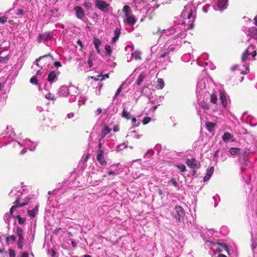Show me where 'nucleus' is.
I'll return each instance as SVG.
<instances>
[{"mask_svg":"<svg viewBox=\"0 0 257 257\" xmlns=\"http://www.w3.org/2000/svg\"><path fill=\"white\" fill-rule=\"evenodd\" d=\"M196 7L192 3H189L184 7V10L180 15V18L184 21H182L180 27L159 30L157 33L161 35L158 40L159 42H163L166 37L174 36L170 38L165 44V47H168L167 51L161 54V58H164L169 51L175 49L174 46L179 47L182 44V40L186 36L185 30L191 29L193 27V22L195 19Z\"/></svg>","mask_w":257,"mask_h":257,"instance_id":"1","label":"nucleus"},{"mask_svg":"<svg viewBox=\"0 0 257 257\" xmlns=\"http://www.w3.org/2000/svg\"><path fill=\"white\" fill-rule=\"evenodd\" d=\"M215 86L212 82H208L207 78H204L198 81L196 87V94L199 100L208 99L210 101L214 104H216L217 96L216 93L214 91Z\"/></svg>","mask_w":257,"mask_h":257,"instance_id":"2","label":"nucleus"},{"mask_svg":"<svg viewBox=\"0 0 257 257\" xmlns=\"http://www.w3.org/2000/svg\"><path fill=\"white\" fill-rule=\"evenodd\" d=\"M22 190L21 188L19 189V187L14 188L10 193V196L16 199L15 201L14 202L15 204L10 209V214L6 213L4 216V220L7 224H9V220L11 217H15L14 212L17 211V209L28 204V202L32 199L30 197H27L25 199L22 201L21 200V196L23 195Z\"/></svg>","mask_w":257,"mask_h":257,"instance_id":"3","label":"nucleus"},{"mask_svg":"<svg viewBox=\"0 0 257 257\" xmlns=\"http://www.w3.org/2000/svg\"><path fill=\"white\" fill-rule=\"evenodd\" d=\"M78 94V88L72 85H62L60 86L58 90L59 96L68 97L69 101L70 102H73L76 100Z\"/></svg>","mask_w":257,"mask_h":257,"instance_id":"4","label":"nucleus"},{"mask_svg":"<svg viewBox=\"0 0 257 257\" xmlns=\"http://www.w3.org/2000/svg\"><path fill=\"white\" fill-rule=\"evenodd\" d=\"M256 55L255 48L253 45H250L247 49L243 52L241 57V62L243 64L244 69H241V73L246 74L249 72V63L248 61L250 60V56L254 58Z\"/></svg>","mask_w":257,"mask_h":257,"instance_id":"5","label":"nucleus"},{"mask_svg":"<svg viewBox=\"0 0 257 257\" xmlns=\"http://www.w3.org/2000/svg\"><path fill=\"white\" fill-rule=\"evenodd\" d=\"M15 133L11 126H8L6 129L0 135V147H2L11 142L14 143Z\"/></svg>","mask_w":257,"mask_h":257,"instance_id":"6","label":"nucleus"},{"mask_svg":"<svg viewBox=\"0 0 257 257\" xmlns=\"http://www.w3.org/2000/svg\"><path fill=\"white\" fill-rule=\"evenodd\" d=\"M37 144L31 142L30 140L26 139L22 143H20L18 141H14V147L17 146H24V149L21 151V154H24L26 152V149H28L30 151H33L36 147Z\"/></svg>","mask_w":257,"mask_h":257,"instance_id":"7","label":"nucleus"},{"mask_svg":"<svg viewBox=\"0 0 257 257\" xmlns=\"http://www.w3.org/2000/svg\"><path fill=\"white\" fill-rule=\"evenodd\" d=\"M122 11L125 14V16L124 22L128 25H134L136 23L137 19L132 14L130 7L128 6H124L123 8Z\"/></svg>","mask_w":257,"mask_h":257,"instance_id":"8","label":"nucleus"},{"mask_svg":"<svg viewBox=\"0 0 257 257\" xmlns=\"http://www.w3.org/2000/svg\"><path fill=\"white\" fill-rule=\"evenodd\" d=\"M58 80V74H56L55 71H51L48 76V82L45 84L44 88L48 90L51 88L52 84L56 82Z\"/></svg>","mask_w":257,"mask_h":257,"instance_id":"9","label":"nucleus"},{"mask_svg":"<svg viewBox=\"0 0 257 257\" xmlns=\"http://www.w3.org/2000/svg\"><path fill=\"white\" fill-rule=\"evenodd\" d=\"M95 7L104 13H107L108 12V8L109 4L106 3V2L102 0H96L95 1Z\"/></svg>","mask_w":257,"mask_h":257,"instance_id":"10","label":"nucleus"},{"mask_svg":"<svg viewBox=\"0 0 257 257\" xmlns=\"http://www.w3.org/2000/svg\"><path fill=\"white\" fill-rule=\"evenodd\" d=\"M220 100L221 103L224 108H226L228 106V104L230 101V99L226 94L223 91H220L219 92Z\"/></svg>","mask_w":257,"mask_h":257,"instance_id":"11","label":"nucleus"},{"mask_svg":"<svg viewBox=\"0 0 257 257\" xmlns=\"http://www.w3.org/2000/svg\"><path fill=\"white\" fill-rule=\"evenodd\" d=\"M228 0H218L217 5L214 8L215 11H222L227 7Z\"/></svg>","mask_w":257,"mask_h":257,"instance_id":"12","label":"nucleus"},{"mask_svg":"<svg viewBox=\"0 0 257 257\" xmlns=\"http://www.w3.org/2000/svg\"><path fill=\"white\" fill-rule=\"evenodd\" d=\"M96 160L101 166H105L107 164L104 157V152L101 150H98L97 152Z\"/></svg>","mask_w":257,"mask_h":257,"instance_id":"13","label":"nucleus"},{"mask_svg":"<svg viewBox=\"0 0 257 257\" xmlns=\"http://www.w3.org/2000/svg\"><path fill=\"white\" fill-rule=\"evenodd\" d=\"M175 210L177 213V215L175 216V218L176 220L180 221L185 215V212L183 208L180 206H176L175 207Z\"/></svg>","mask_w":257,"mask_h":257,"instance_id":"14","label":"nucleus"},{"mask_svg":"<svg viewBox=\"0 0 257 257\" xmlns=\"http://www.w3.org/2000/svg\"><path fill=\"white\" fill-rule=\"evenodd\" d=\"M74 10L75 12L76 17L80 20H83L85 16L83 9L81 7L76 6L74 8Z\"/></svg>","mask_w":257,"mask_h":257,"instance_id":"15","label":"nucleus"},{"mask_svg":"<svg viewBox=\"0 0 257 257\" xmlns=\"http://www.w3.org/2000/svg\"><path fill=\"white\" fill-rule=\"evenodd\" d=\"M187 165L192 169L198 168L200 166L199 163L194 158L187 159Z\"/></svg>","mask_w":257,"mask_h":257,"instance_id":"16","label":"nucleus"},{"mask_svg":"<svg viewBox=\"0 0 257 257\" xmlns=\"http://www.w3.org/2000/svg\"><path fill=\"white\" fill-rule=\"evenodd\" d=\"M239 163L241 172H243L246 169V167L248 165V160L246 157L243 156L242 158L239 159Z\"/></svg>","mask_w":257,"mask_h":257,"instance_id":"17","label":"nucleus"},{"mask_svg":"<svg viewBox=\"0 0 257 257\" xmlns=\"http://www.w3.org/2000/svg\"><path fill=\"white\" fill-rule=\"evenodd\" d=\"M52 59V57L51 56V55L50 54H48V55H44V56H41L39 58H37L36 60L35 64L38 66H40L41 68H43V66H40V65L39 64L38 62L39 61H40V60H45V61H47L48 60V61L49 62H50L51 61Z\"/></svg>","mask_w":257,"mask_h":257,"instance_id":"18","label":"nucleus"},{"mask_svg":"<svg viewBox=\"0 0 257 257\" xmlns=\"http://www.w3.org/2000/svg\"><path fill=\"white\" fill-rule=\"evenodd\" d=\"M233 137V136L231 134L226 132L224 134L222 137V139L224 142L227 143L229 142H234Z\"/></svg>","mask_w":257,"mask_h":257,"instance_id":"19","label":"nucleus"},{"mask_svg":"<svg viewBox=\"0 0 257 257\" xmlns=\"http://www.w3.org/2000/svg\"><path fill=\"white\" fill-rule=\"evenodd\" d=\"M199 97H198V104L199 106L203 109L204 111L208 110L210 108V106L209 104L205 101H203L204 99H203L202 98L200 100H199Z\"/></svg>","mask_w":257,"mask_h":257,"instance_id":"20","label":"nucleus"},{"mask_svg":"<svg viewBox=\"0 0 257 257\" xmlns=\"http://www.w3.org/2000/svg\"><path fill=\"white\" fill-rule=\"evenodd\" d=\"M120 34L121 33L120 29L116 28L114 31V35L111 40L112 44H114L117 41V40L118 39L119 37Z\"/></svg>","mask_w":257,"mask_h":257,"instance_id":"21","label":"nucleus"},{"mask_svg":"<svg viewBox=\"0 0 257 257\" xmlns=\"http://www.w3.org/2000/svg\"><path fill=\"white\" fill-rule=\"evenodd\" d=\"M219 245H221V246L222 247H223V249H225L226 251H227L228 249V246L225 243H222V244H220V243H214V249L218 252H222V249L218 247Z\"/></svg>","mask_w":257,"mask_h":257,"instance_id":"22","label":"nucleus"},{"mask_svg":"<svg viewBox=\"0 0 257 257\" xmlns=\"http://www.w3.org/2000/svg\"><path fill=\"white\" fill-rule=\"evenodd\" d=\"M14 232L18 238H24V231L21 227L20 226H17L14 229Z\"/></svg>","mask_w":257,"mask_h":257,"instance_id":"23","label":"nucleus"},{"mask_svg":"<svg viewBox=\"0 0 257 257\" xmlns=\"http://www.w3.org/2000/svg\"><path fill=\"white\" fill-rule=\"evenodd\" d=\"M214 172V168L213 167H211L209 168L207 170L206 174L205 177L203 178V181L204 182L207 181L211 177L213 173Z\"/></svg>","mask_w":257,"mask_h":257,"instance_id":"24","label":"nucleus"},{"mask_svg":"<svg viewBox=\"0 0 257 257\" xmlns=\"http://www.w3.org/2000/svg\"><path fill=\"white\" fill-rule=\"evenodd\" d=\"M101 44V42L98 38H95L94 39L93 44L98 53H100L99 46H100Z\"/></svg>","mask_w":257,"mask_h":257,"instance_id":"25","label":"nucleus"},{"mask_svg":"<svg viewBox=\"0 0 257 257\" xmlns=\"http://www.w3.org/2000/svg\"><path fill=\"white\" fill-rule=\"evenodd\" d=\"M42 36L44 42H48L53 37V34L51 32H45L42 34Z\"/></svg>","mask_w":257,"mask_h":257,"instance_id":"26","label":"nucleus"},{"mask_svg":"<svg viewBox=\"0 0 257 257\" xmlns=\"http://www.w3.org/2000/svg\"><path fill=\"white\" fill-rule=\"evenodd\" d=\"M111 131V129L107 126H105L102 130L101 134V139H103Z\"/></svg>","mask_w":257,"mask_h":257,"instance_id":"27","label":"nucleus"},{"mask_svg":"<svg viewBox=\"0 0 257 257\" xmlns=\"http://www.w3.org/2000/svg\"><path fill=\"white\" fill-rule=\"evenodd\" d=\"M116 167V165L115 164L111 165V167H110V169H109L107 172V174L110 176L115 175L118 174V171L116 170V169H113V168Z\"/></svg>","mask_w":257,"mask_h":257,"instance_id":"28","label":"nucleus"},{"mask_svg":"<svg viewBox=\"0 0 257 257\" xmlns=\"http://www.w3.org/2000/svg\"><path fill=\"white\" fill-rule=\"evenodd\" d=\"M165 85V83L163 79L158 78L157 81V85L156 87L158 89H162Z\"/></svg>","mask_w":257,"mask_h":257,"instance_id":"29","label":"nucleus"},{"mask_svg":"<svg viewBox=\"0 0 257 257\" xmlns=\"http://www.w3.org/2000/svg\"><path fill=\"white\" fill-rule=\"evenodd\" d=\"M38 210V205H37L32 210H28V213L29 216L31 217H34L37 213Z\"/></svg>","mask_w":257,"mask_h":257,"instance_id":"30","label":"nucleus"},{"mask_svg":"<svg viewBox=\"0 0 257 257\" xmlns=\"http://www.w3.org/2000/svg\"><path fill=\"white\" fill-rule=\"evenodd\" d=\"M249 35L254 38L257 37V28L254 27H251L248 30Z\"/></svg>","mask_w":257,"mask_h":257,"instance_id":"31","label":"nucleus"},{"mask_svg":"<svg viewBox=\"0 0 257 257\" xmlns=\"http://www.w3.org/2000/svg\"><path fill=\"white\" fill-rule=\"evenodd\" d=\"M25 239L23 238H18L17 241V246L18 248L20 249H23L24 245Z\"/></svg>","mask_w":257,"mask_h":257,"instance_id":"32","label":"nucleus"},{"mask_svg":"<svg viewBox=\"0 0 257 257\" xmlns=\"http://www.w3.org/2000/svg\"><path fill=\"white\" fill-rule=\"evenodd\" d=\"M132 56L135 58V60L141 59V52L139 51H136L132 53Z\"/></svg>","mask_w":257,"mask_h":257,"instance_id":"33","label":"nucleus"},{"mask_svg":"<svg viewBox=\"0 0 257 257\" xmlns=\"http://www.w3.org/2000/svg\"><path fill=\"white\" fill-rule=\"evenodd\" d=\"M105 54L106 55L110 56L112 54V50L110 46L106 45L104 48Z\"/></svg>","mask_w":257,"mask_h":257,"instance_id":"34","label":"nucleus"},{"mask_svg":"<svg viewBox=\"0 0 257 257\" xmlns=\"http://www.w3.org/2000/svg\"><path fill=\"white\" fill-rule=\"evenodd\" d=\"M16 240V237L14 235H9L6 237V241L8 243H13Z\"/></svg>","mask_w":257,"mask_h":257,"instance_id":"35","label":"nucleus"},{"mask_svg":"<svg viewBox=\"0 0 257 257\" xmlns=\"http://www.w3.org/2000/svg\"><path fill=\"white\" fill-rule=\"evenodd\" d=\"M122 116L127 119H129L131 118V114L129 112H128L125 107L123 108V111L122 112Z\"/></svg>","mask_w":257,"mask_h":257,"instance_id":"36","label":"nucleus"},{"mask_svg":"<svg viewBox=\"0 0 257 257\" xmlns=\"http://www.w3.org/2000/svg\"><path fill=\"white\" fill-rule=\"evenodd\" d=\"M229 153L232 155H237L240 153V150L236 148H232L229 150Z\"/></svg>","mask_w":257,"mask_h":257,"instance_id":"37","label":"nucleus"},{"mask_svg":"<svg viewBox=\"0 0 257 257\" xmlns=\"http://www.w3.org/2000/svg\"><path fill=\"white\" fill-rule=\"evenodd\" d=\"M145 77V74L144 73H141L139 75V76L136 81L137 84L138 85H140L142 83V82L144 81Z\"/></svg>","mask_w":257,"mask_h":257,"instance_id":"38","label":"nucleus"},{"mask_svg":"<svg viewBox=\"0 0 257 257\" xmlns=\"http://www.w3.org/2000/svg\"><path fill=\"white\" fill-rule=\"evenodd\" d=\"M86 101V98L84 96H80L79 97V99L78 100V105L81 106V105H84Z\"/></svg>","mask_w":257,"mask_h":257,"instance_id":"39","label":"nucleus"},{"mask_svg":"<svg viewBox=\"0 0 257 257\" xmlns=\"http://www.w3.org/2000/svg\"><path fill=\"white\" fill-rule=\"evenodd\" d=\"M168 183L169 184H172L177 189V190L179 189V184L177 182L176 180L174 178L171 179Z\"/></svg>","mask_w":257,"mask_h":257,"instance_id":"40","label":"nucleus"},{"mask_svg":"<svg viewBox=\"0 0 257 257\" xmlns=\"http://www.w3.org/2000/svg\"><path fill=\"white\" fill-rule=\"evenodd\" d=\"M10 56L8 55L5 57L0 56V63L6 64L8 60L10 59Z\"/></svg>","mask_w":257,"mask_h":257,"instance_id":"41","label":"nucleus"},{"mask_svg":"<svg viewBox=\"0 0 257 257\" xmlns=\"http://www.w3.org/2000/svg\"><path fill=\"white\" fill-rule=\"evenodd\" d=\"M45 98L48 100H55L56 97L53 94L48 93L45 95Z\"/></svg>","mask_w":257,"mask_h":257,"instance_id":"42","label":"nucleus"},{"mask_svg":"<svg viewBox=\"0 0 257 257\" xmlns=\"http://www.w3.org/2000/svg\"><path fill=\"white\" fill-rule=\"evenodd\" d=\"M15 217L18 218V222L19 224H23L26 220L25 218L20 217L19 214H18L17 213H16L15 215Z\"/></svg>","mask_w":257,"mask_h":257,"instance_id":"43","label":"nucleus"},{"mask_svg":"<svg viewBox=\"0 0 257 257\" xmlns=\"http://www.w3.org/2000/svg\"><path fill=\"white\" fill-rule=\"evenodd\" d=\"M176 167L181 171L185 172L186 171V167L184 164H178L176 165Z\"/></svg>","mask_w":257,"mask_h":257,"instance_id":"44","label":"nucleus"},{"mask_svg":"<svg viewBox=\"0 0 257 257\" xmlns=\"http://www.w3.org/2000/svg\"><path fill=\"white\" fill-rule=\"evenodd\" d=\"M215 125V123L211 122H209L206 124L207 128L210 131H211L213 129Z\"/></svg>","mask_w":257,"mask_h":257,"instance_id":"45","label":"nucleus"},{"mask_svg":"<svg viewBox=\"0 0 257 257\" xmlns=\"http://www.w3.org/2000/svg\"><path fill=\"white\" fill-rule=\"evenodd\" d=\"M30 82L33 84H38V78L36 76H33L30 80Z\"/></svg>","mask_w":257,"mask_h":257,"instance_id":"46","label":"nucleus"},{"mask_svg":"<svg viewBox=\"0 0 257 257\" xmlns=\"http://www.w3.org/2000/svg\"><path fill=\"white\" fill-rule=\"evenodd\" d=\"M126 147H127V146H126V145L125 143H123V144L118 145L116 147V150L117 151L122 150L125 149Z\"/></svg>","mask_w":257,"mask_h":257,"instance_id":"47","label":"nucleus"},{"mask_svg":"<svg viewBox=\"0 0 257 257\" xmlns=\"http://www.w3.org/2000/svg\"><path fill=\"white\" fill-rule=\"evenodd\" d=\"M122 84L117 89V90H116V92H115V94H114V96H113V99H115L117 98V96L120 94V93L121 92V90H122Z\"/></svg>","mask_w":257,"mask_h":257,"instance_id":"48","label":"nucleus"},{"mask_svg":"<svg viewBox=\"0 0 257 257\" xmlns=\"http://www.w3.org/2000/svg\"><path fill=\"white\" fill-rule=\"evenodd\" d=\"M126 52H130L134 50V46L133 45H128L125 48Z\"/></svg>","mask_w":257,"mask_h":257,"instance_id":"49","label":"nucleus"},{"mask_svg":"<svg viewBox=\"0 0 257 257\" xmlns=\"http://www.w3.org/2000/svg\"><path fill=\"white\" fill-rule=\"evenodd\" d=\"M132 125H133V127H137L140 124V123L139 122L137 123V119L135 117H133L132 118Z\"/></svg>","mask_w":257,"mask_h":257,"instance_id":"50","label":"nucleus"},{"mask_svg":"<svg viewBox=\"0 0 257 257\" xmlns=\"http://www.w3.org/2000/svg\"><path fill=\"white\" fill-rule=\"evenodd\" d=\"M151 120V117L149 116H146L143 120V123L144 124H147Z\"/></svg>","mask_w":257,"mask_h":257,"instance_id":"51","label":"nucleus"},{"mask_svg":"<svg viewBox=\"0 0 257 257\" xmlns=\"http://www.w3.org/2000/svg\"><path fill=\"white\" fill-rule=\"evenodd\" d=\"M37 41L38 43H41V42L43 41V38L42 34H39V36L37 37Z\"/></svg>","mask_w":257,"mask_h":257,"instance_id":"52","label":"nucleus"},{"mask_svg":"<svg viewBox=\"0 0 257 257\" xmlns=\"http://www.w3.org/2000/svg\"><path fill=\"white\" fill-rule=\"evenodd\" d=\"M7 20V18L5 16H2L0 17V22L2 24L5 23Z\"/></svg>","mask_w":257,"mask_h":257,"instance_id":"53","label":"nucleus"},{"mask_svg":"<svg viewBox=\"0 0 257 257\" xmlns=\"http://www.w3.org/2000/svg\"><path fill=\"white\" fill-rule=\"evenodd\" d=\"M16 14L18 16H21L24 14V11L22 9H18L16 11Z\"/></svg>","mask_w":257,"mask_h":257,"instance_id":"54","label":"nucleus"},{"mask_svg":"<svg viewBox=\"0 0 257 257\" xmlns=\"http://www.w3.org/2000/svg\"><path fill=\"white\" fill-rule=\"evenodd\" d=\"M154 154V151L153 150H148L147 151V152L146 153V154H145V156H151L153 155Z\"/></svg>","mask_w":257,"mask_h":257,"instance_id":"55","label":"nucleus"},{"mask_svg":"<svg viewBox=\"0 0 257 257\" xmlns=\"http://www.w3.org/2000/svg\"><path fill=\"white\" fill-rule=\"evenodd\" d=\"M253 142H252L254 145L257 146V135L254 136L253 138Z\"/></svg>","mask_w":257,"mask_h":257,"instance_id":"56","label":"nucleus"},{"mask_svg":"<svg viewBox=\"0 0 257 257\" xmlns=\"http://www.w3.org/2000/svg\"><path fill=\"white\" fill-rule=\"evenodd\" d=\"M208 7H210V5H206V6L203 7V11L204 13H207V12H208L207 8Z\"/></svg>","mask_w":257,"mask_h":257,"instance_id":"57","label":"nucleus"},{"mask_svg":"<svg viewBox=\"0 0 257 257\" xmlns=\"http://www.w3.org/2000/svg\"><path fill=\"white\" fill-rule=\"evenodd\" d=\"M257 246V243L255 241H252V244H251V248L253 250L256 248Z\"/></svg>","mask_w":257,"mask_h":257,"instance_id":"58","label":"nucleus"},{"mask_svg":"<svg viewBox=\"0 0 257 257\" xmlns=\"http://www.w3.org/2000/svg\"><path fill=\"white\" fill-rule=\"evenodd\" d=\"M9 254L10 257H15V251L13 250H10Z\"/></svg>","mask_w":257,"mask_h":257,"instance_id":"59","label":"nucleus"},{"mask_svg":"<svg viewBox=\"0 0 257 257\" xmlns=\"http://www.w3.org/2000/svg\"><path fill=\"white\" fill-rule=\"evenodd\" d=\"M54 65L56 67H61L62 66L61 63L58 62V61H55L54 63Z\"/></svg>","mask_w":257,"mask_h":257,"instance_id":"60","label":"nucleus"},{"mask_svg":"<svg viewBox=\"0 0 257 257\" xmlns=\"http://www.w3.org/2000/svg\"><path fill=\"white\" fill-rule=\"evenodd\" d=\"M88 64L89 67H91L93 65V63L92 62V60L91 59L90 57H89L88 59Z\"/></svg>","mask_w":257,"mask_h":257,"instance_id":"61","label":"nucleus"},{"mask_svg":"<svg viewBox=\"0 0 257 257\" xmlns=\"http://www.w3.org/2000/svg\"><path fill=\"white\" fill-rule=\"evenodd\" d=\"M74 116V114L73 112H70L69 113L67 114V117L68 118H73Z\"/></svg>","mask_w":257,"mask_h":257,"instance_id":"62","label":"nucleus"},{"mask_svg":"<svg viewBox=\"0 0 257 257\" xmlns=\"http://www.w3.org/2000/svg\"><path fill=\"white\" fill-rule=\"evenodd\" d=\"M186 57H189L190 58L191 57V56L189 54H185L184 55H183L182 57V59L183 60V61H185V58Z\"/></svg>","mask_w":257,"mask_h":257,"instance_id":"63","label":"nucleus"},{"mask_svg":"<svg viewBox=\"0 0 257 257\" xmlns=\"http://www.w3.org/2000/svg\"><path fill=\"white\" fill-rule=\"evenodd\" d=\"M101 111H102V109H101L100 108H98L96 110V112H95V114H96V115H98V114H99L101 112Z\"/></svg>","mask_w":257,"mask_h":257,"instance_id":"64","label":"nucleus"}]
</instances>
